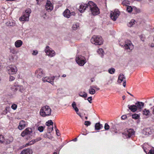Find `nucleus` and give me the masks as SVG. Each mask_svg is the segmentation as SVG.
I'll list each match as a JSON object with an SVG mask.
<instances>
[{
  "label": "nucleus",
  "instance_id": "1",
  "mask_svg": "<svg viewBox=\"0 0 154 154\" xmlns=\"http://www.w3.org/2000/svg\"><path fill=\"white\" fill-rule=\"evenodd\" d=\"M89 9L93 15H96L100 13L99 9L96 5L92 1L88 2Z\"/></svg>",
  "mask_w": 154,
  "mask_h": 154
},
{
  "label": "nucleus",
  "instance_id": "2",
  "mask_svg": "<svg viewBox=\"0 0 154 154\" xmlns=\"http://www.w3.org/2000/svg\"><path fill=\"white\" fill-rule=\"evenodd\" d=\"M51 109L49 106L46 105L42 107L40 111V115L43 117L51 115Z\"/></svg>",
  "mask_w": 154,
  "mask_h": 154
},
{
  "label": "nucleus",
  "instance_id": "3",
  "mask_svg": "<svg viewBox=\"0 0 154 154\" xmlns=\"http://www.w3.org/2000/svg\"><path fill=\"white\" fill-rule=\"evenodd\" d=\"M91 42L95 45H100L103 43V39L100 36H93L91 39Z\"/></svg>",
  "mask_w": 154,
  "mask_h": 154
},
{
  "label": "nucleus",
  "instance_id": "4",
  "mask_svg": "<svg viewBox=\"0 0 154 154\" xmlns=\"http://www.w3.org/2000/svg\"><path fill=\"white\" fill-rule=\"evenodd\" d=\"M75 60L78 65L81 66H84L86 62L85 57L81 55H77L75 57Z\"/></svg>",
  "mask_w": 154,
  "mask_h": 154
},
{
  "label": "nucleus",
  "instance_id": "5",
  "mask_svg": "<svg viewBox=\"0 0 154 154\" xmlns=\"http://www.w3.org/2000/svg\"><path fill=\"white\" fill-rule=\"evenodd\" d=\"M31 10L28 8L26 10L25 12L23 13V15L20 17L19 20L20 21H28L29 14L31 13Z\"/></svg>",
  "mask_w": 154,
  "mask_h": 154
},
{
  "label": "nucleus",
  "instance_id": "6",
  "mask_svg": "<svg viewBox=\"0 0 154 154\" xmlns=\"http://www.w3.org/2000/svg\"><path fill=\"white\" fill-rule=\"evenodd\" d=\"M134 133L135 131L133 129H126L122 133L123 137L125 138H130L134 135Z\"/></svg>",
  "mask_w": 154,
  "mask_h": 154
},
{
  "label": "nucleus",
  "instance_id": "7",
  "mask_svg": "<svg viewBox=\"0 0 154 154\" xmlns=\"http://www.w3.org/2000/svg\"><path fill=\"white\" fill-rule=\"evenodd\" d=\"M7 72L10 75L15 74L17 71L16 66L14 65H10L6 67Z\"/></svg>",
  "mask_w": 154,
  "mask_h": 154
},
{
  "label": "nucleus",
  "instance_id": "8",
  "mask_svg": "<svg viewBox=\"0 0 154 154\" xmlns=\"http://www.w3.org/2000/svg\"><path fill=\"white\" fill-rule=\"evenodd\" d=\"M45 51L46 55L50 57L54 56L56 54L55 51L48 46H46Z\"/></svg>",
  "mask_w": 154,
  "mask_h": 154
},
{
  "label": "nucleus",
  "instance_id": "9",
  "mask_svg": "<svg viewBox=\"0 0 154 154\" xmlns=\"http://www.w3.org/2000/svg\"><path fill=\"white\" fill-rule=\"evenodd\" d=\"M120 12L117 9L111 11L110 14V17L113 21H116L120 14Z\"/></svg>",
  "mask_w": 154,
  "mask_h": 154
},
{
  "label": "nucleus",
  "instance_id": "10",
  "mask_svg": "<svg viewBox=\"0 0 154 154\" xmlns=\"http://www.w3.org/2000/svg\"><path fill=\"white\" fill-rule=\"evenodd\" d=\"M124 47L125 50L128 52H130L134 48V45L129 41L125 42Z\"/></svg>",
  "mask_w": 154,
  "mask_h": 154
},
{
  "label": "nucleus",
  "instance_id": "11",
  "mask_svg": "<svg viewBox=\"0 0 154 154\" xmlns=\"http://www.w3.org/2000/svg\"><path fill=\"white\" fill-rule=\"evenodd\" d=\"M118 82L119 83H121L122 82L123 85L124 87L126 86V79L125 76L122 74H120L118 77Z\"/></svg>",
  "mask_w": 154,
  "mask_h": 154
},
{
  "label": "nucleus",
  "instance_id": "12",
  "mask_svg": "<svg viewBox=\"0 0 154 154\" xmlns=\"http://www.w3.org/2000/svg\"><path fill=\"white\" fill-rule=\"evenodd\" d=\"M55 78L54 76H53L52 77H43L42 79V81L44 82H48L50 83L51 84L53 85L54 84V81Z\"/></svg>",
  "mask_w": 154,
  "mask_h": 154
},
{
  "label": "nucleus",
  "instance_id": "13",
  "mask_svg": "<svg viewBox=\"0 0 154 154\" xmlns=\"http://www.w3.org/2000/svg\"><path fill=\"white\" fill-rule=\"evenodd\" d=\"M88 2L87 4H82L79 6L78 10L81 13L84 12V11L87 9H89Z\"/></svg>",
  "mask_w": 154,
  "mask_h": 154
},
{
  "label": "nucleus",
  "instance_id": "14",
  "mask_svg": "<svg viewBox=\"0 0 154 154\" xmlns=\"http://www.w3.org/2000/svg\"><path fill=\"white\" fill-rule=\"evenodd\" d=\"M13 140V138L12 137H10L9 138V140L7 139L5 140L4 137L2 135H0V143H5L6 144H9L11 142H12Z\"/></svg>",
  "mask_w": 154,
  "mask_h": 154
},
{
  "label": "nucleus",
  "instance_id": "15",
  "mask_svg": "<svg viewBox=\"0 0 154 154\" xmlns=\"http://www.w3.org/2000/svg\"><path fill=\"white\" fill-rule=\"evenodd\" d=\"M45 8L46 10L48 11H52L53 9V6L51 2L47 0V2L45 5Z\"/></svg>",
  "mask_w": 154,
  "mask_h": 154
},
{
  "label": "nucleus",
  "instance_id": "16",
  "mask_svg": "<svg viewBox=\"0 0 154 154\" xmlns=\"http://www.w3.org/2000/svg\"><path fill=\"white\" fill-rule=\"evenodd\" d=\"M32 133V129L31 128H27L21 133V135L24 137L26 135H31Z\"/></svg>",
  "mask_w": 154,
  "mask_h": 154
},
{
  "label": "nucleus",
  "instance_id": "17",
  "mask_svg": "<svg viewBox=\"0 0 154 154\" xmlns=\"http://www.w3.org/2000/svg\"><path fill=\"white\" fill-rule=\"evenodd\" d=\"M44 74L42 69H39L37 70L35 72V75L38 78H40L43 76Z\"/></svg>",
  "mask_w": 154,
  "mask_h": 154
},
{
  "label": "nucleus",
  "instance_id": "18",
  "mask_svg": "<svg viewBox=\"0 0 154 154\" xmlns=\"http://www.w3.org/2000/svg\"><path fill=\"white\" fill-rule=\"evenodd\" d=\"M63 14L65 17L69 18L70 16L74 15L75 13L73 12H70L69 10L67 9L63 13Z\"/></svg>",
  "mask_w": 154,
  "mask_h": 154
},
{
  "label": "nucleus",
  "instance_id": "19",
  "mask_svg": "<svg viewBox=\"0 0 154 154\" xmlns=\"http://www.w3.org/2000/svg\"><path fill=\"white\" fill-rule=\"evenodd\" d=\"M27 122L23 120L21 121L19 123L18 128L20 130L24 129L27 125Z\"/></svg>",
  "mask_w": 154,
  "mask_h": 154
},
{
  "label": "nucleus",
  "instance_id": "20",
  "mask_svg": "<svg viewBox=\"0 0 154 154\" xmlns=\"http://www.w3.org/2000/svg\"><path fill=\"white\" fill-rule=\"evenodd\" d=\"M135 105L137 109H140V111L144 106V103L142 102L137 101L135 103Z\"/></svg>",
  "mask_w": 154,
  "mask_h": 154
},
{
  "label": "nucleus",
  "instance_id": "21",
  "mask_svg": "<svg viewBox=\"0 0 154 154\" xmlns=\"http://www.w3.org/2000/svg\"><path fill=\"white\" fill-rule=\"evenodd\" d=\"M32 149L27 148L22 151L20 154H32Z\"/></svg>",
  "mask_w": 154,
  "mask_h": 154
},
{
  "label": "nucleus",
  "instance_id": "22",
  "mask_svg": "<svg viewBox=\"0 0 154 154\" xmlns=\"http://www.w3.org/2000/svg\"><path fill=\"white\" fill-rule=\"evenodd\" d=\"M23 44L22 41L20 40L16 41L14 43V45L17 48L20 47Z\"/></svg>",
  "mask_w": 154,
  "mask_h": 154
},
{
  "label": "nucleus",
  "instance_id": "23",
  "mask_svg": "<svg viewBox=\"0 0 154 154\" xmlns=\"http://www.w3.org/2000/svg\"><path fill=\"white\" fill-rule=\"evenodd\" d=\"M128 107L129 109L132 112H135L137 111V109L135 105H128Z\"/></svg>",
  "mask_w": 154,
  "mask_h": 154
},
{
  "label": "nucleus",
  "instance_id": "24",
  "mask_svg": "<svg viewBox=\"0 0 154 154\" xmlns=\"http://www.w3.org/2000/svg\"><path fill=\"white\" fill-rule=\"evenodd\" d=\"M72 107L74 109L75 111L76 112L77 114L81 116L77 112L79 111V109L76 106V103L75 102H73L72 104Z\"/></svg>",
  "mask_w": 154,
  "mask_h": 154
},
{
  "label": "nucleus",
  "instance_id": "25",
  "mask_svg": "<svg viewBox=\"0 0 154 154\" xmlns=\"http://www.w3.org/2000/svg\"><path fill=\"white\" fill-rule=\"evenodd\" d=\"M5 24L8 26H15V23L14 21H9L5 23Z\"/></svg>",
  "mask_w": 154,
  "mask_h": 154
},
{
  "label": "nucleus",
  "instance_id": "26",
  "mask_svg": "<svg viewBox=\"0 0 154 154\" xmlns=\"http://www.w3.org/2000/svg\"><path fill=\"white\" fill-rule=\"evenodd\" d=\"M79 27V24L78 23H74L72 26V29L74 30H76Z\"/></svg>",
  "mask_w": 154,
  "mask_h": 154
},
{
  "label": "nucleus",
  "instance_id": "27",
  "mask_svg": "<svg viewBox=\"0 0 154 154\" xmlns=\"http://www.w3.org/2000/svg\"><path fill=\"white\" fill-rule=\"evenodd\" d=\"M102 127H103L102 125L100 124V123H97L95 125V129L96 130H99Z\"/></svg>",
  "mask_w": 154,
  "mask_h": 154
},
{
  "label": "nucleus",
  "instance_id": "28",
  "mask_svg": "<svg viewBox=\"0 0 154 154\" xmlns=\"http://www.w3.org/2000/svg\"><path fill=\"white\" fill-rule=\"evenodd\" d=\"M89 94H94L95 93V90L93 88L92 86H91L90 87V88L89 89Z\"/></svg>",
  "mask_w": 154,
  "mask_h": 154
},
{
  "label": "nucleus",
  "instance_id": "29",
  "mask_svg": "<svg viewBox=\"0 0 154 154\" xmlns=\"http://www.w3.org/2000/svg\"><path fill=\"white\" fill-rule=\"evenodd\" d=\"M150 113L149 110L146 108L144 109L143 111V114L146 116H149Z\"/></svg>",
  "mask_w": 154,
  "mask_h": 154
},
{
  "label": "nucleus",
  "instance_id": "30",
  "mask_svg": "<svg viewBox=\"0 0 154 154\" xmlns=\"http://www.w3.org/2000/svg\"><path fill=\"white\" fill-rule=\"evenodd\" d=\"M79 96L83 98H85L87 97V94L85 92H79Z\"/></svg>",
  "mask_w": 154,
  "mask_h": 154
},
{
  "label": "nucleus",
  "instance_id": "31",
  "mask_svg": "<svg viewBox=\"0 0 154 154\" xmlns=\"http://www.w3.org/2000/svg\"><path fill=\"white\" fill-rule=\"evenodd\" d=\"M35 143V140H31V141H30V142H29L28 143H26L25 145H24V146L23 145V147L27 146H29V145H32V144H34V143Z\"/></svg>",
  "mask_w": 154,
  "mask_h": 154
},
{
  "label": "nucleus",
  "instance_id": "32",
  "mask_svg": "<svg viewBox=\"0 0 154 154\" xmlns=\"http://www.w3.org/2000/svg\"><path fill=\"white\" fill-rule=\"evenodd\" d=\"M122 4L124 6H128L130 4L128 0H123Z\"/></svg>",
  "mask_w": 154,
  "mask_h": 154
},
{
  "label": "nucleus",
  "instance_id": "33",
  "mask_svg": "<svg viewBox=\"0 0 154 154\" xmlns=\"http://www.w3.org/2000/svg\"><path fill=\"white\" fill-rule=\"evenodd\" d=\"M135 21L133 19L131 20V21L128 24V26L129 27H131L133 25L135 24Z\"/></svg>",
  "mask_w": 154,
  "mask_h": 154
},
{
  "label": "nucleus",
  "instance_id": "34",
  "mask_svg": "<svg viewBox=\"0 0 154 154\" xmlns=\"http://www.w3.org/2000/svg\"><path fill=\"white\" fill-rule=\"evenodd\" d=\"M18 88L19 91L22 93L25 90V88L22 86L18 85Z\"/></svg>",
  "mask_w": 154,
  "mask_h": 154
},
{
  "label": "nucleus",
  "instance_id": "35",
  "mask_svg": "<svg viewBox=\"0 0 154 154\" xmlns=\"http://www.w3.org/2000/svg\"><path fill=\"white\" fill-rule=\"evenodd\" d=\"M108 72L111 74H114L115 72V69L112 68H111L108 70Z\"/></svg>",
  "mask_w": 154,
  "mask_h": 154
},
{
  "label": "nucleus",
  "instance_id": "36",
  "mask_svg": "<svg viewBox=\"0 0 154 154\" xmlns=\"http://www.w3.org/2000/svg\"><path fill=\"white\" fill-rule=\"evenodd\" d=\"M10 52L13 54H16L17 53V51L14 48H11L10 49Z\"/></svg>",
  "mask_w": 154,
  "mask_h": 154
},
{
  "label": "nucleus",
  "instance_id": "37",
  "mask_svg": "<svg viewBox=\"0 0 154 154\" xmlns=\"http://www.w3.org/2000/svg\"><path fill=\"white\" fill-rule=\"evenodd\" d=\"M53 122L51 120H49L46 123V125L48 126L53 125Z\"/></svg>",
  "mask_w": 154,
  "mask_h": 154
},
{
  "label": "nucleus",
  "instance_id": "38",
  "mask_svg": "<svg viewBox=\"0 0 154 154\" xmlns=\"http://www.w3.org/2000/svg\"><path fill=\"white\" fill-rule=\"evenodd\" d=\"M18 85H14V86H12L11 88V90L13 91H17L18 90Z\"/></svg>",
  "mask_w": 154,
  "mask_h": 154
},
{
  "label": "nucleus",
  "instance_id": "39",
  "mask_svg": "<svg viewBox=\"0 0 154 154\" xmlns=\"http://www.w3.org/2000/svg\"><path fill=\"white\" fill-rule=\"evenodd\" d=\"M139 116L138 115L135 114L132 115V118L133 119H138Z\"/></svg>",
  "mask_w": 154,
  "mask_h": 154
},
{
  "label": "nucleus",
  "instance_id": "40",
  "mask_svg": "<svg viewBox=\"0 0 154 154\" xmlns=\"http://www.w3.org/2000/svg\"><path fill=\"white\" fill-rule=\"evenodd\" d=\"M97 52L98 53V54H102V55H103V54L104 51L103 49H102V48H100L98 49V50L97 51Z\"/></svg>",
  "mask_w": 154,
  "mask_h": 154
},
{
  "label": "nucleus",
  "instance_id": "41",
  "mask_svg": "<svg viewBox=\"0 0 154 154\" xmlns=\"http://www.w3.org/2000/svg\"><path fill=\"white\" fill-rule=\"evenodd\" d=\"M127 11L128 12H131L132 11V8L131 6H127Z\"/></svg>",
  "mask_w": 154,
  "mask_h": 154
},
{
  "label": "nucleus",
  "instance_id": "42",
  "mask_svg": "<svg viewBox=\"0 0 154 154\" xmlns=\"http://www.w3.org/2000/svg\"><path fill=\"white\" fill-rule=\"evenodd\" d=\"M48 131L49 132H51L53 130V126H48Z\"/></svg>",
  "mask_w": 154,
  "mask_h": 154
},
{
  "label": "nucleus",
  "instance_id": "43",
  "mask_svg": "<svg viewBox=\"0 0 154 154\" xmlns=\"http://www.w3.org/2000/svg\"><path fill=\"white\" fill-rule=\"evenodd\" d=\"M44 127L42 126H40L38 128V130L41 132H42L44 130Z\"/></svg>",
  "mask_w": 154,
  "mask_h": 154
},
{
  "label": "nucleus",
  "instance_id": "44",
  "mask_svg": "<svg viewBox=\"0 0 154 154\" xmlns=\"http://www.w3.org/2000/svg\"><path fill=\"white\" fill-rule=\"evenodd\" d=\"M17 107V105L15 104H13L11 106V108L14 110H15Z\"/></svg>",
  "mask_w": 154,
  "mask_h": 154
},
{
  "label": "nucleus",
  "instance_id": "45",
  "mask_svg": "<svg viewBox=\"0 0 154 154\" xmlns=\"http://www.w3.org/2000/svg\"><path fill=\"white\" fill-rule=\"evenodd\" d=\"M84 124L86 126H88L90 125L91 124V122H90L89 121H86L85 122Z\"/></svg>",
  "mask_w": 154,
  "mask_h": 154
},
{
  "label": "nucleus",
  "instance_id": "46",
  "mask_svg": "<svg viewBox=\"0 0 154 154\" xmlns=\"http://www.w3.org/2000/svg\"><path fill=\"white\" fill-rule=\"evenodd\" d=\"M109 125L107 123H105L104 126V129H105V130H109Z\"/></svg>",
  "mask_w": 154,
  "mask_h": 154
},
{
  "label": "nucleus",
  "instance_id": "47",
  "mask_svg": "<svg viewBox=\"0 0 154 154\" xmlns=\"http://www.w3.org/2000/svg\"><path fill=\"white\" fill-rule=\"evenodd\" d=\"M148 154H154V149H150L148 152Z\"/></svg>",
  "mask_w": 154,
  "mask_h": 154
},
{
  "label": "nucleus",
  "instance_id": "48",
  "mask_svg": "<svg viewBox=\"0 0 154 154\" xmlns=\"http://www.w3.org/2000/svg\"><path fill=\"white\" fill-rule=\"evenodd\" d=\"M92 97L91 96L89 97L87 99L89 102L91 103H92Z\"/></svg>",
  "mask_w": 154,
  "mask_h": 154
},
{
  "label": "nucleus",
  "instance_id": "49",
  "mask_svg": "<svg viewBox=\"0 0 154 154\" xmlns=\"http://www.w3.org/2000/svg\"><path fill=\"white\" fill-rule=\"evenodd\" d=\"M15 79V78L12 76H10L9 77V81H13Z\"/></svg>",
  "mask_w": 154,
  "mask_h": 154
},
{
  "label": "nucleus",
  "instance_id": "50",
  "mask_svg": "<svg viewBox=\"0 0 154 154\" xmlns=\"http://www.w3.org/2000/svg\"><path fill=\"white\" fill-rule=\"evenodd\" d=\"M38 53V52L37 51H33L32 53V54L33 55H36Z\"/></svg>",
  "mask_w": 154,
  "mask_h": 154
},
{
  "label": "nucleus",
  "instance_id": "51",
  "mask_svg": "<svg viewBox=\"0 0 154 154\" xmlns=\"http://www.w3.org/2000/svg\"><path fill=\"white\" fill-rule=\"evenodd\" d=\"M113 81V79H110L108 81V84H111L112 83Z\"/></svg>",
  "mask_w": 154,
  "mask_h": 154
},
{
  "label": "nucleus",
  "instance_id": "52",
  "mask_svg": "<svg viewBox=\"0 0 154 154\" xmlns=\"http://www.w3.org/2000/svg\"><path fill=\"white\" fill-rule=\"evenodd\" d=\"M92 86L93 87V88L94 89L95 88L97 90H100V88H98L97 86L96 85H93Z\"/></svg>",
  "mask_w": 154,
  "mask_h": 154
},
{
  "label": "nucleus",
  "instance_id": "53",
  "mask_svg": "<svg viewBox=\"0 0 154 154\" xmlns=\"http://www.w3.org/2000/svg\"><path fill=\"white\" fill-rule=\"evenodd\" d=\"M127 118V116L126 115L122 116L121 117V118L123 119H125Z\"/></svg>",
  "mask_w": 154,
  "mask_h": 154
},
{
  "label": "nucleus",
  "instance_id": "54",
  "mask_svg": "<svg viewBox=\"0 0 154 154\" xmlns=\"http://www.w3.org/2000/svg\"><path fill=\"white\" fill-rule=\"evenodd\" d=\"M41 140V139L40 138H38L34 140H35V142H36L40 140Z\"/></svg>",
  "mask_w": 154,
  "mask_h": 154
},
{
  "label": "nucleus",
  "instance_id": "55",
  "mask_svg": "<svg viewBox=\"0 0 154 154\" xmlns=\"http://www.w3.org/2000/svg\"><path fill=\"white\" fill-rule=\"evenodd\" d=\"M42 17L44 19H46L47 17L46 14H44L43 15Z\"/></svg>",
  "mask_w": 154,
  "mask_h": 154
},
{
  "label": "nucleus",
  "instance_id": "56",
  "mask_svg": "<svg viewBox=\"0 0 154 154\" xmlns=\"http://www.w3.org/2000/svg\"><path fill=\"white\" fill-rule=\"evenodd\" d=\"M56 133L57 135H58V134H57V133H58V131H59V130L57 129H56Z\"/></svg>",
  "mask_w": 154,
  "mask_h": 154
},
{
  "label": "nucleus",
  "instance_id": "57",
  "mask_svg": "<svg viewBox=\"0 0 154 154\" xmlns=\"http://www.w3.org/2000/svg\"><path fill=\"white\" fill-rule=\"evenodd\" d=\"M62 76L63 77H65L66 76V75L65 74H63L62 75Z\"/></svg>",
  "mask_w": 154,
  "mask_h": 154
},
{
  "label": "nucleus",
  "instance_id": "58",
  "mask_svg": "<svg viewBox=\"0 0 154 154\" xmlns=\"http://www.w3.org/2000/svg\"><path fill=\"white\" fill-rule=\"evenodd\" d=\"M122 99L123 100H124L125 99V95H124L122 96Z\"/></svg>",
  "mask_w": 154,
  "mask_h": 154
},
{
  "label": "nucleus",
  "instance_id": "59",
  "mask_svg": "<svg viewBox=\"0 0 154 154\" xmlns=\"http://www.w3.org/2000/svg\"><path fill=\"white\" fill-rule=\"evenodd\" d=\"M127 93L128 94H129L130 95H131V96H133V95H132L131 94V93H129V92H127Z\"/></svg>",
  "mask_w": 154,
  "mask_h": 154
},
{
  "label": "nucleus",
  "instance_id": "60",
  "mask_svg": "<svg viewBox=\"0 0 154 154\" xmlns=\"http://www.w3.org/2000/svg\"><path fill=\"white\" fill-rule=\"evenodd\" d=\"M134 1H137V2H140L142 1V0H134Z\"/></svg>",
  "mask_w": 154,
  "mask_h": 154
},
{
  "label": "nucleus",
  "instance_id": "61",
  "mask_svg": "<svg viewBox=\"0 0 154 154\" xmlns=\"http://www.w3.org/2000/svg\"><path fill=\"white\" fill-rule=\"evenodd\" d=\"M77 140V138H75V139L73 140H74V141H76Z\"/></svg>",
  "mask_w": 154,
  "mask_h": 154
},
{
  "label": "nucleus",
  "instance_id": "62",
  "mask_svg": "<svg viewBox=\"0 0 154 154\" xmlns=\"http://www.w3.org/2000/svg\"><path fill=\"white\" fill-rule=\"evenodd\" d=\"M152 113L154 114V108H153Z\"/></svg>",
  "mask_w": 154,
  "mask_h": 154
},
{
  "label": "nucleus",
  "instance_id": "63",
  "mask_svg": "<svg viewBox=\"0 0 154 154\" xmlns=\"http://www.w3.org/2000/svg\"><path fill=\"white\" fill-rule=\"evenodd\" d=\"M85 118L86 119H88V117L87 116L85 117Z\"/></svg>",
  "mask_w": 154,
  "mask_h": 154
},
{
  "label": "nucleus",
  "instance_id": "64",
  "mask_svg": "<svg viewBox=\"0 0 154 154\" xmlns=\"http://www.w3.org/2000/svg\"><path fill=\"white\" fill-rule=\"evenodd\" d=\"M55 130L57 129V128H56V126H55Z\"/></svg>",
  "mask_w": 154,
  "mask_h": 154
}]
</instances>
